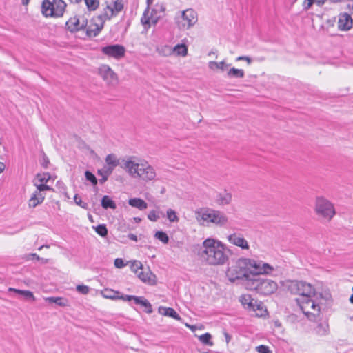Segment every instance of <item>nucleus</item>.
I'll use <instances>...</instances> for the list:
<instances>
[{
	"instance_id": "nucleus-32",
	"label": "nucleus",
	"mask_w": 353,
	"mask_h": 353,
	"mask_svg": "<svg viewBox=\"0 0 353 353\" xmlns=\"http://www.w3.org/2000/svg\"><path fill=\"white\" fill-rule=\"evenodd\" d=\"M154 237L165 244L169 242L168 234L163 231H157L154 234Z\"/></svg>"
},
{
	"instance_id": "nucleus-24",
	"label": "nucleus",
	"mask_w": 353,
	"mask_h": 353,
	"mask_svg": "<svg viewBox=\"0 0 353 353\" xmlns=\"http://www.w3.org/2000/svg\"><path fill=\"white\" fill-rule=\"evenodd\" d=\"M101 206L104 209L110 208L114 210L117 208L115 202L108 195L103 196L101 199Z\"/></svg>"
},
{
	"instance_id": "nucleus-52",
	"label": "nucleus",
	"mask_w": 353,
	"mask_h": 353,
	"mask_svg": "<svg viewBox=\"0 0 353 353\" xmlns=\"http://www.w3.org/2000/svg\"><path fill=\"white\" fill-rule=\"evenodd\" d=\"M134 295H121V296H118V299H121L125 301H130L132 300Z\"/></svg>"
},
{
	"instance_id": "nucleus-5",
	"label": "nucleus",
	"mask_w": 353,
	"mask_h": 353,
	"mask_svg": "<svg viewBox=\"0 0 353 353\" xmlns=\"http://www.w3.org/2000/svg\"><path fill=\"white\" fill-rule=\"evenodd\" d=\"M121 168L126 170L128 173L133 178H139L145 181L154 180L156 177V172L154 168L148 161H142L136 163L132 161V157L127 160H122Z\"/></svg>"
},
{
	"instance_id": "nucleus-54",
	"label": "nucleus",
	"mask_w": 353,
	"mask_h": 353,
	"mask_svg": "<svg viewBox=\"0 0 353 353\" xmlns=\"http://www.w3.org/2000/svg\"><path fill=\"white\" fill-rule=\"evenodd\" d=\"M128 238L130 240H132V241H137V236L135 234H134L130 233V234H128Z\"/></svg>"
},
{
	"instance_id": "nucleus-48",
	"label": "nucleus",
	"mask_w": 353,
	"mask_h": 353,
	"mask_svg": "<svg viewBox=\"0 0 353 353\" xmlns=\"http://www.w3.org/2000/svg\"><path fill=\"white\" fill-rule=\"evenodd\" d=\"M114 265L117 268H122L125 266V263L123 260L121 258H117L114 260Z\"/></svg>"
},
{
	"instance_id": "nucleus-1",
	"label": "nucleus",
	"mask_w": 353,
	"mask_h": 353,
	"mask_svg": "<svg viewBox=\"0 0 353 353\" xmlns=\"http://www.w3.org/2000/svg\"><path fill=\"white\" fill-rule=\"evenodd\" d=\"M288 289L292 294L299 296L295 301L303 313L312 321H315L320 315L323 305L329 306L332 303L330 293H317L314 288L305 281H290Z\"/></svg>"
},
{
	"instance_id": "nucleus-7",
	"label": "nucleus",
	"mask_w": 353,
	"mask_h": 353,
	"mask_svg": "<svg viewBox=\"0 0 353 353\" xmlns=\"http://www.w3.org/2000/svg\"><path fill=\"white\" fill-rule=\"evenodd\" d=\"M50 179L51 175L48 172L37 175L34 181L36 190L32 193L28 201L29 208H34L41 204L46 198V191H54L52 188L47 185Z\"/></svg>"
},
{
	"instance_id": "nucleus-29",
	"label": "nucleus",
	"mask_w": 353,
	"mask_h": 353,
	"mask_svg": "<svg viewBox=\"0 0 353 353\" xmlns=\"http://www.w3.org/2000/svg\"><path fill=\"white\" fill-rule=\"evenodd\" d=\"M23 260H25V261L37 260V261H41V263H43V264H46L48 263V259L41 258V257H39V255H37L35 253H31V254H28L23 255Z\"/></svg>"
},
{
	"instance_id": "nucleus-59",
	"label": "nucleus",
	"mask_w": 353,
	"mask_h": 353,
	"mask_svg": "<svg viewBox=\"0 0 353 353\" xmlns=\"http://www.w3.org/2000/svg\"><path fill=\"white\" fill-rule=\"evenodd\" d=\"M9 291H14V292H18L20 294H22V290H15L14 288H9Z\"/></svg>"
},
{
	"instance_id": "nucleus-25",
	"label": "nucleus",
	"mask_w": 353,
	"mask_h": 353,
	"mask_svg": "<svg viewBox=\"0 0 353 353\" xmlns=\"http://www.w3.org/2000/svg\"><path fill=\"white\" fill-rule=\"evenodd\" d=\"M228 77L230 78H243L244 77L245 73L242 69H237L235 68H232L230 69L227 73Z\"/></svg>"
},
{
	"instance_id": "nucleus-37",
	"label": "nucleus",
	"mask_w": 353,
	"mask_h": 353,
	"mask_svg": "<svg viewBox=\"0 0 353 353\" xmlns=\"http://www.w3.org/2000/svg\"><path fill=\"white\" fill-rule=\"evenodd\" d=\"M131 270L132 272H135L137 275L138 274L140 271H141L143 268L142 263L139 261H134L131 264Z\"/></svg>"
},
{
	"instance_id": "nucleus-33",
	"label": "nucleus",
	"mask_w": 353,
	"mask_h": 353,
	"mask_svg": "<svg viewBox=\"0 0 353 353\" xmlns=\"http://www.w3.org/2000/svg\"><path fill=\"white\" fill-rule=\"evenodd\" d=\"M95 232L102 237H105L108 235V229L105 224H100L94 228Z\"/></svg>"
},
{
	"instance_id": "nucleus-62",
	"label": "nucleus",
	"mask_w": 353,
	"mask_h": 353,
	"mask_svg": "<svg viewBox=\"0 0 353 353\" xmlns=\"http://www.w3.org/2000/svg\"><path fill=\"white\" fill-rule=\"evenodd\" d=\"M350 302L353 304V294L350 297Z\"/></svg>"
},
{
	"instance_id": "nucleus-15",
	"label": "nucleus",
	"mask_w": 353,
	"mask_h": 353,
	"mask_svg": "<svg viewBox=\"0 0 353 353\" xmlns=\"http://www.w3.org/2000/svg\"><path fill=\"white\" fill-rule=\"evenodd\" d=\"M228 241L230 243L241 248L242 250L250 248L247 240L239 233H233L228 236Z\"/></svg>"
},
{
	"instance_id": "nucleus-34",
	"label": "nucleus",
	"mask_w": 353,
	"mask_h": 353,
	"mask_svg": "<svg viewBox=\"0 0 353 353\" xmlns=\"http://www.w3.org/2000/svg\"><path fill=\"white\" fill-rule=\"evenodd\" d=\"M211 338L212 336L210 334L205 333L199 336V340L203 344L212 346L213 343L211 341Z\"/></svg>"
},
{
	"instance_id": "nucleus-42",
	"label": "nucleus",
	"mask_w": 353,
	"mask_h": 353,
	"mask_svg": "<svg viewBox=\"0 0 353 353\" xmlns=\"http://www.w3.org/2000/svg\"><path fill=\"white\" fill-rule=\"evenodd\" d=\"M74 201L77 205L81 206V208H83L84 209L88 208V204L85 202H83L81 197L79 196L78 194L74 195Z\"/></svg>"
},
{
	"instance_id": "nucleus-8",
	"label": "nucleus",
	"mask_w": 353,
	"mask_h": 353,
	"mask_svg": "<svg viewBox=\"0 0 353 353\" xmlns=\"http://www.w3.org/2000/svg\"><path fill=\"white\" fill-rule=\"evenodd\" d=\"M66 3L63 0H43L41 4V12L46 17H59L63 16Z\"/></svg>"
},
{
	"instance_id": "nucleus-18",
	"label": "nucleus",
	"mask_w": 353,
	"mask_h": 353,
	"mask_svg": "<svg viewBox=\"0 0 353 353\" xmlns=\"http://www.w3.org/2000/svg\"><path fill=\"white\" fill-rule=\"evenodd\" d=\"M138 278L144 283L153 285L155 283L156 276L149 270L143 271V269L137 274Z\"/></svg>"
},
{
	"instance_id": "nucleus-39",
	"label": "nucleus",
	"mask_w": 353,
	"mask_h": 353,
	"mask_svg": "<svg viewBox=\"0 0 353 353\" xmlns=\"http://www.w3.org/2000/svg\"><path fill=\"white\" fill-rule=\"evenodd\" d=\"M85 178L88 181H90L92 185H96L97 183V179L96 176L90 171H86L85 172Z\"/></svg>"
},
{
	"instance_id": "nucleus-36",
	"label": "nucleus",
	"mask_w": 353,
	"mask_h": 353,
	"mask_svg": "<svg viewBox=\"0 0 353 353\" xmlns=\"http://www.w3.org/2000/svg\"><path fill=\"white\" fill-rule=\"evenodd\" d=\"M167 218L170 221V222H172V223H174V222H178L179 219L176 214V212L172 210V209H168L167 210Z\"/></svg>"
},
{
	"instance_id": "nucleus-38",
	"label": "nucleus",
	"mask_w": 353,
	"mask_h": 353,
	"mask_svg": "<svg viewBox=\"0 0 353 353\" xmlns=\"http://www.w3.org/2000/svg\"><path fill=\"white\" fill-rule=\"evenodd\" d=\"M148 218L151 221H157L159 219V212L156 210H151L148 214Z\"/></svg>"
},
{
	"instance_id": "nucleus-14",
	"label": "nucleus",
	"mask_w": 353,
	"mask_h": 353,
	"mask_svg": "<svg viewBox=\"0 0 353 353\" xmlns=\"http://www.w3.org/2000/svg\"><path fill=\"white\" fill-rule=\"evenodd\" d=\"M153 1L154 0H147L148 8L144 11L143 14L141 19L142 24L145 26V27L147 26V28L150 27V21L156 24L159 18L161 17V16H156L155 9L152 10L151 12L150 13L149 6L153 3Z\"/></svg>"
},
{
	"instance_id": "nucleus-17",
	"label": "nucleus",
	"mask_w": 353,
	"mask_h": 353,
	"mask_svg": "<svg viewBox=\"0 0 353 353\" xmlns=\"http://www.w3.org/2000/svg\"><path fill=\"white\" fill-rule=\"evenodd\" d=\"M99 73L107 83L114 84L117 82V75L109 66L102 65L99 68Z\"/></svg>"
},
{
	"instance_id": "nucleus-58",
	"label": "nucleus",
	"mask_w": 353,
	"mask_h": 353,
	"mask_svg": "<svg viewBox=\"0 0 353 353\" xmlns=\"http://www.w3.org/2000/svg\"><path fill=\"white\" fill-rule=\"evenodd\" d=\"M6 168V165L3 163L0 162V173L2 172Z\"/></svg>"
},
{
	"instance_id": "nucleus-31",
	"label": "nucleus",
	"mask_w": 353,
	"mask_h": 353,
	"mask_svg": "<svg viewBox=\"0 0 353 353\" xmlns=\"http://www.w3.org/2000/svg\"><path fill=\"white\" fill-rule=\"evenodd\" d=\"M158 53L162 56L168 57L173 53L172 48L170 46H163L157 49Z\"/></svg>"
},
{
	"instance_id": "nucleus-28",
	"label": "nucleus",
	"mask_w": 353,
	"mask_h": 353,
	"mask_svg": "<svg viewBox=\"0 0 353 353\" xmlns=\"http://www.w3.org/2000/svg\"><path fill=\"white\" fill-rule=\"evenodd\" d=\"M173 52H175L177 55L185 57L188 54V48L184 44H177L172 48Z\"/></svg>"
},
{
	"instance_id": "nucleus-40",
	"label": "nucleus",
	"mask_w": 353,
	"mask_h": 353,
	"mask_svg": "<svg viewBox=\"0 0 353 353\" xmlns=\"http://www.w3.org/2000/svg\"><path fill=\"white\" fill-rule=\"evenodd\" d=\"M76 289L77 291L81 294H87L90 292V288L85 285H78Z\"/></svg>"
},
{
	"instance_id": "nucleus-10",
	"label": "nucleus",
	"mask_w": 353,
	"mask_h": 353,
	"mask_svg": "<svg viewBox=\"0 0 353 353\" xmlns=\"http://www.w3.org/2000/svg\"><path fill=\"white\" fill-rule=\"evenodd\" d=\"M201 218L203 221L212 223L220 227L225 225L228 221V219L224 212L210 208L203 210L201 214Z\"/></svg>"
},
{
	"instance_id": "nucleus-20",
	"label": "nucleus",
	"mask_w": 353,
	"mask_h": 353,
	"mask_svg": "<svg viewBox=\"0 0 353 353\" xmlns=\"http://www.w3.org/2000/svg\"><path fill=\"white\" fill-rule=\"evenodd\" d=\"M215 200L220 205H228L232 201V194L224 190L223 192L216 194Z\"/></svg>"
},
{
	"instance_id": "nucleus-61",
	"label": "nucleus",
	"mask_w": 353,
	"mask_h": 353,
	"mask_svg": "<svg viewBox=\"0 0 353 353\" xmlns=\"http://www.w3.org/2000/svg\"><path fill=\"white\" fill-rule=\"evenodd\" d=\"M70 1L72 3H77L80 1H81V0H70Z\"/></svg>"
},
{
	"instance_id": "nucleus-4",
	"label": "nucleus",
	"mask_w": 353,
	"mask_h": 353,
	"mask_svg": "<svg viewBox=\"0 0 353 353\" xmlns=\"http://www.w3.org/2000/svg\"><path fill=\"white\" fill-rule=\"evenodd\" d=\"M123 8V4L121 1H114L113 6L106 5L103 12L95 17H93L89 25L86 27V35L88 37H95L103 28L105 21L110 20L112 17L117 16Z\"/></svg>"
},
{
	"instance_id": "nucleus-60",
	"label": "nucleus",
	"mask_w": 353,
	"mask_h": 353,
	"mask_svg": "<svg viewBox=\"0 0 353 353\" xmlns=\"http://www.w3.org/2000/svg\"><path fill=\"white\" fill-rule=\"evenodd\" d=\"M108 177L107 176H103V178L100 180L101 183H103L105 182L106 180H107Z\"/></svg>"
},
{
	"instance_id": "nucleus-35",
	"label": "nucleus",
	"mask_w": 353,
	"mask_h": 353,
	"mask_svg": "<svg viewBox=\"0 0 353 353\" xmlns=\"http://www.w3.org/2000/svg\"><path fill=\"white\" fill-rule=\"evenodd\" d=\"M84 1L90 11L97 10L99 6V0H84Z\"/></svg>"
},
{
	"instance_id": "nucleus-11",
	"label": "nucleus",
	"mask_w": 353,
	"mask_h": 353,
	"mask_svg": "<svg viewBox=\"0 0 353 353\" xmlns=\"http://www.w3.org/2000/svg\"><path fill=\"white\" fill-rule=\"evenodd\" d=\"M197 13L193 9H187L176 18V23L180 29H189L197 22Z\"/></svg>"
},
{
	"instance_id": "nucleus-19",
	"label": "nucleus",
	"mask_w": 353,
	"mask_h": 353,
	"mask_svg": "<svg viewBox=\"0 0 353 353\" xmlns=\"http://www.w3.org/2000/svg\"><path fill=\"white\" fill-rule=\"evenodd\" d=\"M315 334L319 336H325L329 334L330 327L327 321L320 322L314 329Z\"/></svg>"
},
{
	"instance_id": "nucleus-45",
	"label": "nucleus",
	"mask_w": 353,
	"mask_h": 353,
	"mask_svg": "<svg viewBox=\"0 0 353 353\" xmlns=\"http://www.w3.org/2000/svg\"><path fill=\"white\" fill-rule=\"evenodd\" d=\"M258 300L254 299L252 298L250 301L248 303V304L244 307L249 310L250 312H252V310H254L255 304L254 302H257Z\"/></svg>"
},
{
	"instance_id": "nucleus-51",
	"label": "nucleus",
	"mask_w": 353,
	"mask_h": 353,
	"mask_svg": "<svg viewBox=\"0 0 353 353\" xmlns=\"http://www.w3.org/2000/svg\"><path fill=\"white\" fill-rule=\"evenodd\" d=\"M236 61H246L248 64L252 63V59L248 56H240L236 58Z\"/></svg>"
},
{
	"instance_id": "nucleus-57",
	"label": "nucleus",
	"mask_w": 353,
	"mask_h": 353,
	"mask_svg": "<svg viewBox=\"0 0 353 353\" xmlns=\"http://www.w3.org/2000/svg\"><path fill=\"white\" fill-rule=\"evenodd\" d=\"M103 295L105 298H109V299H114L117 298L116 296H113V295H112L110 294H106L105 293H103Z\"/></svg>"
},
{
	"instance_id": "nucleus-12",
	"label": "nucleus",
	"mask_w": 353,
	"mask_h": 353,
	"mask_svg": "<svg viewBox=\"0 0 353 353\" xmlns=\"http://www.w3.org/2000/svg\"><path fill=\"white\" fill-rule=\"evenodd\" d=\"M88 19L84 15L78 14L70 18L66 22L68 30L73 33L86 28Z\"/></svg>"
},
{
	"instance_id": "nucleus-16",
	"label": "nucleus",
	"mask_w": 353,
	"mask_h": 353,
	"mask_svg": "<svg viewBox=\"0 0 353 353\" xmlns=\"http://www.w3.org/2000/svg\"><path fill=\"white\" fill-rule=\"evenodd\" d=\"M353 26V20L350 14L344 12L339 15L338 29L341 31H347Z\"/></svg>"
},
{
	"instance_id": "nucleus-2",
	"label": "nucleus",
	"mask_w": 353,
	"mask_h": 353,
	"mask_svg": "<svg viewBox=\"0 0 353 353\" xmlns=\"http://www.w3.org/2000/svg\"><path fill=\"white\" fill-rule=\"evenodd\" d=\"M270 270L271 265L263 261L241 258L228 269L226 276L230 282L239 281L248 288V282L254 277L255 272H268Z\"/></svg>"
},
{
	"instance_id": "nucleus-49",
	"label": "nucleus",
	"mask_w": 353,
	"mask_h": 353,
	"mask_svg": "<svg viewBox=\"0 0 353 353\" xmlns=\"http://www.w3.org/2000/svg\"><path fill=\"white\" fill-rule=\"evenodd\" d=\"M23 299L34 300V295L30 291L23 290Z\"/></svg>"
},
{
	"instance_id": "nucleus-64",
	"label": "nucleus",
	"mask_w": 353,
	"mask_h": 353,
	"mask_svg": "<svg viewBox=\"0 0 353 353\" xmlns=\"http://www.w3.org/2000/svg\"><path fill=\"white\" fill-rule=\"evenodd\" d=\"M135 220H136L137 222H138V221H141V219L140 218H135Z\"/></svg>"
},
{
	"instance_id": "nucleus-41",
	"label": "nucleus",
	"mask_w": 353,
	"mask_h": 353,
	"mask_svg": "<svg viewBox=\"0 0 353 353\" xmlns=\"http://www.w3.org/2000/svg\"><path fill=\"white\" fill-rule=\"evenodd\" d=\"M141 305L145 307L144 311L147 314L152 313L153 310H152V305L147 299H144Z\"/></svg>"
},
{
	"instance_id": "nucleus-6",
	"label": "nucleus",
	"mask_w": 353,
	"mask_h": 353,
	"mask_svg": "<svg viewBox=\"0 0 353 353\" xmlns=\"http://www.w3.org/2000/svg\"><path fill=\"white\" fill-rule=\"evenodd\" d=\"M274 270H271L268 272H255L254 277L248 282V290L255 291L260 295L268 296L274 293L278 288L277 283L272 279L261 276L263 274H268Z\"/></svg>"
},
{
	"instance_id": "nucleus-46",
	"label": "nucleus",
	"mask_w": 353,
	"mask_h": 353,
	"mask_svg": "<svg viewBox=\"0 0 353 353\" xmlns=\"http://www.w3.org/2000/svg\"><path fill=\"white\" fill-rule=\"evenodd\" d=\"M258 300L254 299L252 298L250 301L248 303V304L244 307L249 310L250 312H252V310H254L255 304L254 302H257Z\"/></svg>"
},
{
	"instance_id": "nucleus-9",
	"label": "nucleus",
	"mask_w": 353,
	"mask_h": 353,
	"mask_svg": "<svg viewBox=\"0 0 353 353\" xmlns=\"http://www.w3.org/2000/svg\"><path fill=\"white\" fill-rule=\"evenodd\" d=\"M314 210L317 215L328 221H330L336 214L334 205L321 196L316 198Z\"/></svg>"
},
{
	"instance_id": "nucleus-63",
	"label": "nucleus",
	"mask_w": 353,
	"mask_h": 353,
	"mask_svg": "<svg viewBox=\"0 0 353 353\" xmlns=\"http://www.w3.org/2000/svg\"><path fill=\"white\" fill-rule=\"evenodd\" d=\"M29 2V0H23V4L28 3Z\"/></svg>"
},
{
	"instance_id": "nucleus-22",
	"label": "nucleus",
	"mask_w": 353,
	"mask_h": 353,
	"mask_svg": "<svg viewBox=\"0 0 353 353\" xmlns=\"http://www.w3.org/2000/svg\"><path fill=\"white\" fill-rule=\"evenodd\" d=\"M105 162L109 165V168L107 170L108 174H111L114 168L119 165V160L114 154L107 155L105 158Z\"/></svg>"
},
{
	"instance_id": "nucleus-43",
	"label": "nucleus",
	"mask_w": 353,
	"mask_h": 353,
	"mask_svg": "<svg viewBox=\"0 0 353 353\" xmlns=\"http://www.w3.org/2000/svg\"><path fill=\"white\" fill-rule=\"evenodd\" d=\"M252 299L251 295L250 294H244L240 297V302L243 305V306L245 307L248 303L250 301V300Z\"/></svg>"
},
{
	"instance_id": "nucleus-44",
	"label": "nucleus",
	"mask_w": 353,
	"mask_h": 353,
	"mask_svg": "<svg viewBox=\"0 0 353 353\" xmlns=\"http://www.w3.org/2000/svg\"><path fill=\"white\" fill-rule=\"evenodd\" d=\"M315 0H304L302 6L303 10H309L312 6L314 3Z\"/></svg>"
},
{
	"instance_id": "nucleus-21",
	"label": "nucleus",
	"mask_w": 353,
	"mask_h": 353,
	"mask_svg": "<svg viewBox=\"0 0 353 353\" xmlns=\"http://www.w3.org/2000/svg\"><path fill=\"white\" fill-rule=\"evenodd\" d=\"M158 312L159 314L170 316L173 318L175 320L177 321H181V317L176 313V312L172 307H166L163 306H160L158 309Z\"/></svg>"
},
{
	"instance_id": "nucleus-50",
	"label": "nucleus",
	"mask_w": 353,
	"mask_h": 353,
	"mask_svg": "<svg viewBox=\"0 0 353 353\" xmlns=\"http://www.w3.org/2000/svg\"><path fill=\"white\" fill-rule=\"evenodd\" d=\"M144 299L145 298L143 297V296H134L132 300L134 301L135 304L141 305Z\"/></svg>"
},
{
	"instance_id": "nucleus-27",
	"label": "nucleus",
	"mask_w": 353,
	"mask_h": 353,
	"mask_svg": "<svg viewBox=\"0 0 353 353\" xmlns=\"http://www.w3.org/2000/svg\"><path fill=\"white\" fill-rule=\"evenodd\" d=\"M254 310H252V312H255V315L256 316H263L266 312L263 303L261 301H258L257 302H254Z\"/></svg>"
},
{
	"instance_id": "nucleus-30",
	"label": "nucleus",
	"mask_w": 353,
	"mask_h": 353,
	"mask_svg": "<svg viewBox=\"0 0 353 353\" xmlns=\"http://www.w3.org/2000/svg\"><path fill=\"white\" fill-rule=\"evenodd\" d=\"M229 66L228 64H226L225 61H221V62H216V61H210L209 62V67L210 69H220L222 71H224Z\"/></svg>"
},
{
	"instance_id": "nucleus-53",
	"label": "nucleus",
	"mask_w": 353,
	"mask_h": 353,
	"mask_svg": "<svg viewBox=\"0 0 353 353\" xmlns=\"http://www.w3.org/2000/svg\"><path fill=\"white\" fill-rule=\"evenodd\" d=\"M49 163L50 162H49L48 158L45 154H43L42 162H41V165L44 168H47L48 165L49 164Z\"/></svg>"
},
{
	"instance_id": "nucleus-13",
	"label": "nucleus",
	"mask_w": 353,
	"mask_h": 353,
	"mask_svg": "<svg viewBox=\"0 0 353 353\" xmlns=\"http://www.w3.org/2000/svg\"><path fill=\"white\" fill-rule=\"evenodd\" d=\"M101 52L108 57L121 59L125 55V49L121 45L114 44L103 47Z\"/></svg>"
},
{
	"instance_id": "nucleus-55",
	"label": "nucleus",
	"mask_w": 353,
	"mask_h": 353,
	"mask_svg": "<svg viewBox=\"0 0 353 353\" xmlns=\"http://www.w3.org/2000/svg\"><path fill=\"white\" fill-rule=\"evenodd\" d=\"M326 0H315L314 3L317 4L318 6H321L325 3Z\"/></svg>"
},
{
	"instance_id": "nucleus-56",
	"label": "nucleus",
	"mask_w": 353,
	"mask_h": 353,
	"mask_svg": "<svg viewBox=\"0 0 353 353\" xmlns=\"http://www.w3.org/2000/svg\"><path fill=\"white\" fill-rule=\"evenodd\" d=\"M224 335H225V341H226V343H228L230 342V341L231 340V336L230 335L227 333V332H225L224 333Z\"/></svg>"
},
{
	"instance_id": "nucleus-3",
	"label": "nucleus",
	"mask_w": 353,
	"mask_h": 353,
	"mask_svg": "<svg viewBox=\"0 0 353 353\" xmlns=\"http://www.w3.org/2000/svg\"><path fill=\"white\" fill-rule=\"evenodd\" d=\"M230 250L219 240L208 238L197 251L199 259L211 265H221L229 259Z\"/></svg>"
},
{
	"instance_id": "nucleus-47",
	"label": "nucleus",
	"mask_w": 353,
	"mask_h": 353,
	"mask_svg": "<svg viewBox=\"0 0 353 353\" xmlns=\"http://www.w3.org/2000/svg\"><path fill=\"white\" fill-rule=\"evenodd\" d=\"M256 350L259 353H272L268 347L263 345L258 346Z\"/></svg>"
},
{
	"instance_id": "nucleus-26",
	"label": "nucleus",
	"mask_w": 353,
	"mask_h": 353,
	"mask_svg": "<svg viewBox=\"0 0 353 353\" xmlns=\"http://www.w3.org/2000/svg\"><path fill=\"white\" fill-rule=\"evenodd\" d=\"M46 301L49 303H55L59 306L64 307L67 305L68 301L62 297H48Z\"/></svg>"
},
{
	"instance_id": "nucleus-23",
	"label": "nucleus",
	"mask_w": 353,
	"mask_h": 353,
	"mask_svg": "<svg viewBox=\"0 0 353 353\" xmlns=\"http://www.w3.org/2000/svg\"><path fill=\"white\" fill-rule=\"evenodd\" d=\"M128 203L132 207L136 208L140 210H143L148 208L147 203L144 200L139 198L130 199Z\"/></svg>"
}]
</instances>
